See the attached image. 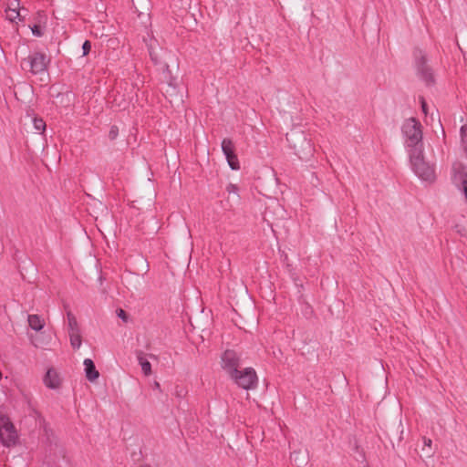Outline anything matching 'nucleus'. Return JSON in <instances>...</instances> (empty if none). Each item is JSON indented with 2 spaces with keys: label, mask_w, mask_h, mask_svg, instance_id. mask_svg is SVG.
Listing matches in <instances>:
<instances>
[{
  "label": "nucleus",
  "mask_w": 467,
  "mask_h": 467,
  "mask_svg": "<svg viewBox=\"0 0 467 467\" xmlns=\"http://www.w3.org/2000/svg\"><path fill=\"white\" fill-rule=\"evenodd\" d=\"M83 364L85 367L86 378L89 381H95L99 377V373L96 369L94 362L90 358H86Z\"/></svg>",
  "instance_id": "nucleus-11"
},
{
  "label": "nucleus",
  "mask_w": 467,
  "mask_h": 467,
  "mask_svg": "<svg viewBox=\"0 0 467 467\" xmlns=\"http://www.w3.org/2000/svg\"><path fill=\"white\" fill-rule=\"evenodd\" d=\"M49 59L40 52H36L25 58L21 64L23 69L28 70L33 75L46 74Z\"/></svg>",
  "instance_id": "nucleus-3"
},
{
  "label": "nucleus",
  "mask_w": 467,
  "mask_h": 467,
  "mask_svg": "<svg viewBox=\"0 0 467 467\" xmlns=\"http://www.w3.org/2000/svg\"><path fill=\"white\" fill-rule=\"evenodd\" d=\"M138 359H139L140 365L141 366V369H142L143 373L146 376H149L151 373L150 363L147 359H145L141 355H140L138 357Z\"/></svg>",
  "instance_id": "nucleus-15"
},
{
  "label": "nucleus",
  "mask_w": 467,
  "mask_h": 467,
  "mask_svg": "<svg viewBox=\"0 0 467 467\" xmlns=\"http://www.w3.org/2000/svg\"><path fill=\"white\" fill-rule=\"evenodd\" d=\"M457 232L459 234H461L462 235H463L464 234L462 232H464V228H462V231L461 229H458Z\"/></svg>",
  "instance_id": "nucleus-27"
},
{
  "label": "nucleus",
  "mask_w": 467,
  "mask_h": 467,
  "mask_svg": "<svg viewBox=\"0 0 467 467\" xmlns=\"http://www.w3.org/2000/svg\"><path fill=\"white\" fill-rule=\"evenodd\" d=\"M70 345L74 348H79L82 343L80 330H75V332H69Z\"/></svg>",
  "instance_id": "nucleus-13"
},
{
  "label": "nucleus",
  "mask_w": 467,
  "mask_h": 467,
  "mask_svg": "<svg viewBox=\"0 0 467 467\" xmlns=\"http://www.w3.org/2000/svg\"><path fill=\"white\" fill-rule=\"evenodd\" d=\"M301 463H305V459L303 458L301 461H300Z\"/></svg>",
  "instance_id": "nucleus-30"
},
{
  "label": "nucleus",
  "mask_w": 467,
  "mask_h": 467,
  "mask_svg": "<svg viewBox=\"0 0 467 467\" xmlns=\"http://www.w3.org/2000/svg\"><path fill=\"white\" fill-rule=\"evenodd\" d=\"M424 442H425V445H427V446H431V440H430V439L425 440V441H424Z\"/></svg>",
  "instance_id": "nucleus-26"
},
{
  "label": "nucleus",
  "mask_w": 467,
  "mask_h": 467,
  "mask_svg": "<svg viewBox=\"0 0 467 467\" xmlns=\"http://www.w3.org/2000/svg\"><path fill=\"white\" fill-rule=\"evenodd\" d=\"M117 316L123 320V322L127 323L129 320V317L127 313L122 308H118L116 310Z\"/></svg>",
  "instance_id": "nucleus-19"
},
{
  "label": "nucleus",
  "mask_w": 467,
  "mask_h": 467,
  "mask_svg": "<svg viewBox=\"0 0 467 467\" xmlns=\"http://www.w3.org/2000/svg\"><path fill=\"white\" fill-rule=\"evenodd\" d=\"M119 135V128L115 125L111 126L109 131V138L110 140H116V138Z\"/></svg>",
  "instance_id": "nucleus-18"
},
{
  "label": "nucleus",
  "mask_w": 467,
  "mask_h": 467,
  "mask_svg": "<svg viewBox=\"0 0 467 467\" xmlns=\"http://www.w3.org/2000/svg\"><path fill=\"white\" fill-rule=\"evenodd\" d=\"M67 317L68 321V333L80 330L76 317L70 311L67 313Z\"/></svg>",
  "instance_id": "nucleus-14"
},
{
  "label": "nucleus",
  "mask_w": 467,
  "mask_h": 467,
  "mask_svg": "<svg viewBox=\"0 0 467 467\" xmlns=\"http://www.w3.org/2000/svg\"><path fill=\"white\" fill-rule=\"evenodd\" d=\"M300 452H294L291 457L295 456V461H297Z\"/></svg>",
  "instance_id": "nucleus-25"
},
{
  "label": "nucleus",
  "mask_w": 467,
  "mask_h": 467,
  "mask_svg": "<svg viewBox=\"0 0 467 467\" xmlns=\"http://www.w3.org/2000/svg\"><path fill=\"white\" fill-rule=\"evenodd\" d=\"M32 33L36 36H42V31L40 29V26H34L32 27Z\"/></svg>",
  "instance_id": "nucleus-22"
},
{
  "label": "nucleus",
  "mask_w": 467,
  "mask_h": 467,
  "mask_svg": "<svg viewBox=\"0 0 467 467\" xmlns=\"http://www.w3.org/2000/svg\"><path fill=\"white\" fill-rule=\"evenodd\" d=\"M27 322L28 326L36 331H40L45 327V320L36 314L29 315Z\"/></svg>",
  "instance_id": "nucleus-12"
},
{
  "label": "nucleus",
  "mask_w": 467,
  "mask_h": 467,
  "mask_svg": "<svg viewBox=\"0 0 467 467\" xmlns=\"http://www.w3.org/2000/svg\"><path fill=\"white\" fill-rule=\"evenodd\" d=\"M420 104H421L422 111H423V113H424L425 115H427V113H428V108H427V103H426V101H425L424 98H422V97H421V98L420 99Z\"/></svg>",
  "instance_id": "nucleus-23"
},
{
  "label": "nucleus",
  "mask_w": 467,
  "mask_h": 467,
  "mask_svg": "<svg viewBox=\"0 0 467 467\" xmlns=\"http://www.w3.org/2000/svg\"><path fill=\"white\" fill-rule=\"evenodd\" d=\"M423 64H424V62H422L420 64V66H419V70L420 71L421 76L424 78V80L426 82L430 83L432 81V76H431V71L427 67H424Z\"/></svg>",
  "instance_id": "nucleus-16"
},
{
  "label": "nucleus",
  "mask_w": 467,
  "mask_h": 467,
  "mask_svg": "<svg viewBox=\"0 0 467 467\" xmlns=\"http://www.w3.org/2000/svg\"><path fill=\"white\" fill-rule=\"evenodd\" d=\"M464 130H465V126H462L461 128V132H462V139L463 140V137H464Z\"/></svg>",
  "instance_id": "nucleus-24"
},
{
  "label": "nucleus",
  "mask_w": 467,
  "mask_h": 467,
  "mask_svg": "<svg viewBox=\"0 0 467 467\" xmlns=\"http://www.w3.org/2000/svg\"><path fill=\"white\" fill-rule=\"evenodd\" d=\"M17 434L14 425L5 416H0V441L5 446L14 445L16 441Z\"/></svg>",
  "instance_id": "nucleus-5"
},
{
  "label": "nucleus",
  "mask_w": 467,
  "mask_h": 467,
  "mask_svg": "<svg viewBox=\"0 0 467 467\" xmlns=\"http://www.w3.org/2000/svg\"><path fill=\"white\" fill-rule=\"evenodd\" d=\"M34 128L36 130L43 133L46 130V122L42 119L35 118L34 120Z\"/></svg>",
  "instance_id": "nucleus-17"
},
{
  "label": "nucleus",
  "mask_w": 467,
  "mask_h": 467,
  "mask_svg": "<svg viewBox=\"0 0 467 467\" xmlns=\"http://www.w3.org/2000/svg\"><path fill=\"white\" fill-rule=\"evenodd\" d=\"M410 161L414 172L423 181L433 182L436 178L432 165L425 161L423 149L410 150Z\"/></svg>",
  "instance_id": "nucleus-1"
},
{
  "label": "nucleus",
  "mask_w": 467,
  "mask_h": 467,
  "mask_svg": "<svg viewBox=\"0 0 467 467\" xmlns=\"http://www.w3.org/2000/svg\"><path fill=\"white\" fill-rule=\"evenodd\" d=\"M402 132L405 137V143L410 150L416 148L423 149L421 124L415 118H410L405 120L402 126Z\"/></svg>",
  "instance_id": "nucleus-2"
},
{
  "label": "nucleus",
  "mask_w": 467,
  "mask_h": 467,
  "mask_svg": "<svg viewBox=\"0 0 467 467\" xmlns=\"http://www.w3.org/2000/svg\"><path fill=\"white\" fill-rule=\"evenodd\" d=\"M19 8L20 4L18 0L10 1L5 9L6 18L11 22H16L17 19L21 20Z\"/></svg>",
  "instance_id": "nucleus-10"
},
{
  "label": "nucleus",
  "mask_w": 467,
  "mask_h": 467,
  "mask_svg": "<svg viewBox=\"0 0 467 467\" xmlns=\"http://www.w3.org/2000/svg\"><path fill=\"white\" fill-rule=\"evenodd\" d=\"M223 368L230 377L238 370L239 358L234 350H226L222 357Z\"/></svg>",
  "instance_id": "nucleus-7"
},
{
  "label": "nucleus",
  "mask_w": 467,
  "mask_h": 467,
  "mask_svg": "<svg viewBox=\"0 0 467 467\" xmlns=\"http://www.w3.org/2000/svg\"><path fill=\"white\" fill-rule=\"evenodd\" d=\"M43 382L47 388L57 389L62 385V379L54 368H49L43 378Z\"/></svg>",
  "instance_id": "nucleus-9"
},
{
  "label": "nucleus",
  "mask_w": 467,
  "mask_h": 467,
  "mask_svg": "<svg viewBox=\"0 0 467 467\" xmlns=\"http://www.w3.org/2000/svg\"><path fill=\"white\" fill-rule=\"evenodd\" d=\"M226 191H227V192H228L229 194H231V193L237 194L238 188H237V186H236V185L230 183V184L227 186Z\"/></svg>",
  "instance_id": "nucleus-21"
},
{
  "label": "nucleus",
  "mask_w": 467,
  "mask_h": 467,
  "mask_svg": "<svg viewBox=\"0 0 467 467\" xmlns=\"http://www.w3.org/2000/svg\"><path fill=\"white\" fill-rule=\"evenodd\" d=\"M155 388L160 389V384H159V382H155Z\"/></svg>",
  "instance_id": "nucleus-28"
},
{
  "label": "nucleus",
  "mask_w": 467,
  "mask_h": 467,
  "mask_svg": "<svg viewBox=\"0 0 467 467\" xmlns=\"http://www.w3.org/2000/svg\"><path fill=\"white\" fill-rule=\"evenodd\" d=\"M231 378L239 387L244 389H254L257 385V376L254 369L252 368L237 370Z\"/></svg>",
  "instance_id": "nucleus-4"
},
{
  "label": "nucleus",
  "mask_w": 467,
  "mask_h": 467,
  "mask_svg": "<svg viewBox=\"0 0 467 467\" xmlns=\"http://www.w3.org/2000/svg\"><path fill=\"white\" fill-rule=\"evenodd\" d=\"M32 343L34 344L35 347H39L37 343H36L34 340H32Z\"/></svg>",
  "instance_id": "nucleus-29"
},
{
  "label": "nucleus",
  "mask_w": 467,
  "mask_h": 467,
  "mask_svg": "<svg viewBox=\"0 0 467 467\" xmlns=\"http://www.w3.org/2000/svg\"><path fill=\"white\" fill-rule=\"evenodd\" d=\"M451 181L457 187L462 186V190L467 197V172L462 162L455 161L453 163Z\"/></svg>",
  "instance_id": "nucleus-6"
},
{
  "label": "nucleus",
  "mask_w": 467,
  "mask_h": 467,
  "mask_svg": "<svg viewBox=\"0 0 467 467\" xmlns=\"http://www.w3.org/2000/svg\"><path fill=\"white\" fill-rule=\"evenodd\" d=\"M82 48H83V55L86 56L89 53L90 49H91V45H90V42L89 41H85L83 46H82Z\"/></svg>",
  "instance_id": "nucleus-20"
},
{
  "label": "nucleus",
  "mask_w": 467,
  "mask_h": 467,
  "mask_svg": "<svg viewBox=\"0 0 467 467\" xmlns=\"http://www.w3.org/2000/svg\"><path fill=\"white\" fill-rule=\"evenodd\" d=\"M222 150L227 159V162L231 169L238 170L240 168L236 154L234 153V146L230 139H223L222 141Z\"/></svg>",
  "instance_id": "nucleus-8"
}]
</instances>
